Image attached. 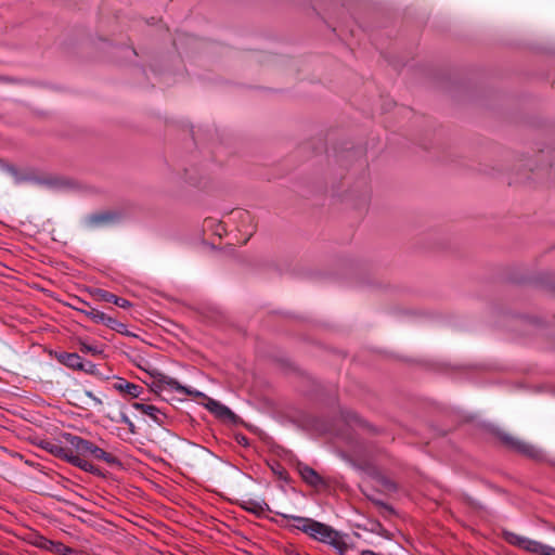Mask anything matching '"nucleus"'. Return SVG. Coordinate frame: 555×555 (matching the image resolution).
<instances>
[{
  "instance_id": "1",
  "label": "nucleus",
  "mask_w": 555,
  "mask_h": 555,
  "mask_svg": "<svg viewBox=\"0 0 555 555\" xmlns=\"http://www.w3.org/2000/svg\"><path fill=\"white\" fill-rule=\"evenodd\" d=\"M292 520V526L308 534L310 538L331 545L339 555H350L353 551L351 544L346 541V534L333 529L331 526L312 518L300 516H286Z\"/></svg>"
},
{
  "instance_id": "2",
  "label": "nucleus",
  "mask_w": 555,
  "mask_h": 555,
  "mask_svg": "<svg viewBox=\"0 0 555 555\" xmlns=\"http://www.w3.org/2000/svg\"><path fill=\"white\" fill-rule=\"evenodd\" d=\"M66 442L75 450L76 455L85 459L86 456H92L95 460L103 461L108 465L118 464V460L112 453L104 451L103 449L95 446L93 442L86 440L79 436L73 434L64 435Z\"/></svg>"
},
{
  "instance_id": "3",
  "label": "nucleus",
  "mask_w": 555,
  "mask_h": 555,
  "mask_svg": "<svg viewBox=\"0 0 555 555\" xmlns=\"http://www.w3.org/2000/svg\"><path fill=\"white\" fill-rule=\"evenodd\" d=\"M503 538L511 545L517 546L526 552L537 555H555V547L527 537H522L511 531H504Z\"/></svg>"
},
{
  "instance_id": "4",
  "label": "nucleus",
  "mask_w": 555,
  "mask_h": 555,
  "mask_svg": "<svg viewBox=\"0 0 555 555\" xmlns=\"http://www.w3.org/2000/svg\"><path fill=\"white\" fill-rule=\"evenodd\" d=\"M56 456L65 460L69 464H72L87 473H94L96 470L95 466L92 463H90L86 459H82L79 455H76L75 450L70 446L59 448V452H56Z\"/></svg>"
},
{
  "instance_id": "5",
  "label": "nucleus",
  "mask_w": 555,
  "mask_h": 555,
  "mask_svg": "<svg viewBox=\"0 0 555 555\" xmlns=\"http://www.w3.org/2000/svg\"><path fill=\"white\" fill-rule=\"evenodd\" d=\"M55 359L63 365L77 370V371H85V372H92L91 369L94 367L93 364H89L90 369H87L82 358L78 353H70V352H59L55 354Z\"/></svg>"
},
{
  "instance_id": "6",
  "label": "nucleus",
  "mask_w": 555,
  "mask_h": 555,
  "mask_svg": "<svg viewBox=\"0 0 555 555\" xmlns=\"http://www.w3.org/2000/svg\"><path fill=\"white\" fill-rule=\"evenodd\" d=\"M502 440L512 449L517 452L527 455L529 457H538L540 455V451L532 444L521 441L517 438H514L508 435H504Z\"/></svg>"
},
{
  "instance_id": "7",
  "label": "nucleus",
  "mask_w": 555,
  "mask_h": 555,
  "mask_svg": "<svg viewBox=\"0 0 555 555\" xmlns=\"http://www.w3.org/2000/svg\"><path fill=\"white\" fill-rule=\"evenodd\" d=\"M113 388L122 396L131 399L139 398L143 392V388L140 385L130 383L122 377H115Z\"/></svg>"
},
{
  "instance_id": "8",
  "label": "nucleus",
  "mask_w": 555,
  "mask_h": 555,
  "mask_svg": "<svg viewBox=\"0 0 555 555\" xmlns=\"http://www.w3.org/2000/svg\"><path fill=\"white\" fill-rule=\"evenodd\" d=\"M157 383H158V387H160L162 389H170V390H175L177 392L190 395L193 397H203L204 396L203 392H201L198 390H191V389L182 386L177 379L169 377V376L162 375Z\"/></svg>"
},
{
  "instance_id": "9",
  "label": "nucleus",
  "mask_w": 555,
  "mask_h": 555,
  "mask_svg": "<svg viewBox=\"0 0 555 555\" xmlns=\"http://www.w3.org/2000/svg\"><path fill=\"white\" fill-rule=\"evenodd\" d=\"M301 478L310 486L318 487L324 483L322 477L311 467L300 465L298 467Z\"/></svg>"
},
{
  "instance_id": "10",
  "label": "nucleus",
  "mask_w": 555,
  "mask_h": 555,
  "mask_svg": "<svg viewBox=\"0 0 555 555\" xmlns=\"http://www.w3.org/2000/svg\"><path fill=\"white\" fill-rule=\"evenodd\" d=\"M117 216L109 211L93 214L88 217L87 222L90 227H101L113 222Z\"/></svg>"
},
{
  "instance_id": "11",
  "label": "nucleus",
  "mask_w": 555,
  "mask_h": 555,
  "mask_svg": "<svg viewBox=\"0 0 555 555\" xmlns=\"http://www.w3.org/2000/svg\"><path fill=\"white\" fill-rule=\"evenodd\" d=\"M206 406L210 412H212L218 417L227 418L232 416L233 414L228 406L214 399H208Z\"/></svg>"
},
{
  "instance_id": "12",
  "label": "nucleus",
  "mask_w": 555,
  "mask_h": 555,
  "mask_svg": "<svg viewBox=\"0 0 555 555\" xmlns=\"http://www.w3.org/2000/svg\"><path fill=\"white\" fill-rule=\"evenodd\" d=\"M99 297L103 300V301H106V302H112L120 308H128L130 307V302L125 299V298H121V297H117L116 295L109 293V292H106V291H100L99 292Z\"/></svg>"
},
{
  "instance_id": "13",
  "label": "nucleus",
  "mask_w": 555,
  "mask_h": 555,
  "mask_svg": "<svg viewBox=\"0 0 555 555\" xmlns=\"http://www.w3.org/2000/svg\"><path fill=\"white\" fill-rule=\"evenodd\" d=\"M132 408L137 411H140L141 413L150 416L152 420L158 422V415L160 414L159 409H157L155 405L152 404H145L140 402L132 403Z\"/></svg>"
},
{
  "instance_id": "14",
  "label": "nucleus",
  "mask_w": 555,
  "mask_h": 555,
  "mask_svg": "<svg viewBox=\"0 0 555 555\" xmlns=\"http://www.w3.org/2000/svg\"><path fill=\"white\" fill-rule=\"evenodd\" d=\"M80 312H82L86 317H88L91 321L94 323H103L105 313L96 310L94 308L89 307L88 309H78Z\"/></svg>"
},
{
  "instance_id": "15",
  "label": "nucleus",
  "mask_w": 555,
  "mask_h": 555,
  "mask_svg": "<svg viewBox=\"0 0 555 555\" xmlns=\"http://www.w3.org/2000/svg\"><path fill=\"white\" fill-rule=\"evenodd\" d=\"M102 324L106 325L111 330H114L120 334L126 333V325L121 322H118L116 319L108 317L107 314L105 315Z\"/></svg>"
},
{
  "instance_id": "16",
  "label": "nucleus",
  "mask_w": 555,
  "mask_h": 555,
  "mask_svg": "<svg viewBox=\"0 0 555 555\" xmlns=\"http://www.w3.org/2000/svg\"><path fill=\"white\" fill-rule=\"evenodd\" d=\"M79 349L83 353H91L92 356H100L103 349L99 345H90L83 340H79Z\"/></svg>"
},
{
  "instance_id": "17",
  "label": "nucleus",
  "mask_w": 555,
  "mask_h": 555,
  "mask_svg": "<svg viewBox=\"0 0 555 555\" xmlns=\"http://www.w3.org/2000/svg\"><path fill=\"white\" fill-rule=\"evenodd\" d=\"M50 552L56 555H72L75 553L73 548L66 546L65 544L59 541H53Z\"/></svg>"
},
{
  "instance_id": "18",
  "label": "nucleus",
  "mask_w": 555,
  "mask_h": 555,
  "mask_svg": "<svg viewBox=\"0 0 555 555\" xmlns=\"http://www.w3.org/2000/svg\"><path fill=\"white\" fill-rule=\"evenodd\" d=\"M31 543L41 550L50 552L53 541L44 538L43 535H35Z\"/></svg>"
},
{
  "instance_id": "19",
  "label": "nucleus",
  "mask_w": 555,
  "mask_h": 555,
  "mask_svg": "<svg viewBox=\"0 0 555 555\" xmlns=\"http://www.w3.org/2000/svg\"><path fill=\"white\" fill-rule=\"evenodd\" d=\"M86 396L90 398L95 405H102L103 402L100 398H98L92 391H86Z\"/></svg>"
},
{
  "instance_id": "20",
  "label": "nucleus",
  "mask_w": 555,
  "mask_h": 555,
  "mask_svg": "<svg viewBox=\"0 0 555 555\" xmlns=\"http://www.w3.org/2000/svg\"><path fill=\"white\" fill-rule=\"evenodd\" d=\"M235 216H237L238 218H241L242 220H248L250 219V216L247 211H244V210H236L233 212Z\"/></svg>"
},
{
  "instance_id": "21",
  "label": "nucleus",
  "mask_w": 555,
  "mask_h": 555,
  "mask_svg": "<svg viewBox=\"0 0 555 555\" xmlns=\"http://www.w3.org/2000/svg\"><path fill=\"white\" fill-rule=\"evenodd\" d=\"M360 555H384V554H379V553H375L374 551H371V550H363Z\"/></svg>"
},
{
  "instance_id": "22",
  "label": "nucleus",
  "mask_w": 555,
  "mask_h": 555,
  "mask_svg": "<svg viewBox=\"0 0 555 555\" xmlns=\"http://www.w3.org/2000/svg\"><path fill=\"white\" fill-rule=\"evenodd\" d=\"M121 422L128 424L129 426H133L132 422L129 420L127 415H121Z\"/></svg>"
},
{
  "instance_id": "23",
  "label": "nucleus",
  "mask_w": 555,
  "mask_h": 555,
  "mask_svg": "<svg viewBox=\"0 0 555 555\" xmlns=\"http://www.w3.org/2000/svg\"><path fill=\"white\" fill-rule=\"evenodd\" d=\"M59 446H54L52 449H51V452L54 453L56 455V452H59Z\"/></svg>"
},
{
  "instance_id": "24",
  "label": "nucleus",
  "mask_w": 555,
  "mask_h": 555,
  "mask_svg": "<svg viewBox=\"0 0 555 555\" xmlns=\"http://www.w3.org/2000/svg\"><path fill=\"white\" fill-rule=\"evenodd\" d=\"M72 555H83V554L82 553H78V552L75 551V553L72 554Z\"/></svg>"
}]
</instances>
